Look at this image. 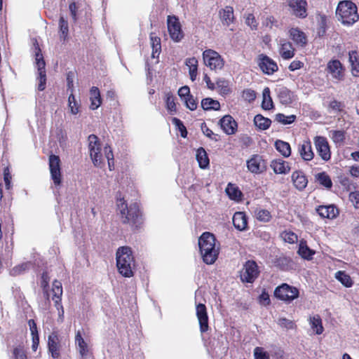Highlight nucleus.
<instances>
[{
	"instance_id": "obj_1",
	"label": "nucleus",
	"mask_w": 359,
	"mask_h": 359,
	"mask_svg": "<svg viewBox=\"0 0 359 359\" xmlns=\"http://www.w3.org/2000/svg\"><path fill=\"white\" fill-rule=\"evenodd\" d=\"M116 259L118 272L124 277L133 276L135 263L130 248L128 246L118 248L116 253Z\"/></svg>"
},
{
	"instance_id": "obj_2",
	"label": "nucleus",
	"mask_w": 359,
	"mask_h": 359,
	"mask_svg": "<svg viewBox=\"0 0 359 359\" xmlns=\"http://www.w3.org/2000/svg\"><path fill=\"white\" fill-rule=\"evenodd\" d=\"M198 246L203 262L207 264H213L219 255L214 235L210 232L203 233L198 239Z\"/></svg>"
},
{
	"instance_id": "obj_3",
	"label": "nucleus",
	"mask_w": 359,
	"mask_h": 359,
	"mask_svg": "<svg viewBox=\"0 0 359 359\" xmlns=\"http://www.w3.org/2000/svg\"><path fill=\"white\" fill-rule=\"evenodd\" d=\"M116 205L123 223L130 224L135 227L141 224V214L137 203H132L128 207L123 198H118Z\"/></svg>"
},
{
	"instance_id": "obj_4",
	"label": "nucleus",
	"mask_w": 359,
	"mask_h": 359,
	"mask_svg": "<svg viewBox=\"0 0 359 359\" xmlns=\"http://www.w3.org/2000/svg\"><path fill=\"white\" fill-rule=\"evenodd\" d=\"M336 15L343 25H352L359 20L357 6L350 0L339 2Z\"/></svg>"
},
{
	"instance_id": "obj_5",
	"label": "nucleus",
	"mask_w": 359,
	"mask_h": 359,
	"mask_svg": "<svg viewBox=\"0 0 359 359\" xmlns=\"http://www.w3.org/2000/svg\"><path fill=\"white\" fill-rule=\"evenodd\" d=\"M88 150L93 163L96 167H101L103 158L101 153V144L98 137L95 135L88 136Z\"/></svg>"
},
{
	"instance_id": "obj_6",
	"label": "nucleus",
	"mask_w": 359,
	"mask_h": 359,
	"mask_svg": "<svg viewBox=\"0 0 359 359\" xmlns=\"http://www.w3.org/2000/svg\"><path fill=\"white\" fill-rule=\"evenodd\" d=\"M204 64L211 70H221L224 66L222 57L212 49H207L203 53Z\"/></svg>"
},
{
	"instance_id": "obj_7",
	"label": "nucleus",
	"mask_w": 359,
	"mask_h": 359,
	"mask_svg": "<svg viewBox=\"0 0 359 359\" xmlns=\"http://www.w3.org/2000/svg\"><path fill=\"white\" fill-rule=\"evenodd\" d=\"M274 296L282 301L290 303L299 297V290L295 287L283 283L275 289Z\"/></svg>"
},
{
	"instance_id": "obj_8",
	"label": "nucleus",
	"mask_w": 359,
	"mask_h": 359,
	"mask_svg": "<svg viewBox=\"0 0 359 359\" xmlns=\"http://www.w3.org/2000/svg\"><path fill=\"white\" fill-rule=\"evenodd\" d=\"M167 25L171 39L175 42H180L184 38V34L179 18L175 15H168Z\"/></svg>"
},
{
	"instance_id": "obj_9",
	"label": "nucleus",
	"mask_w": 359,
	"mask_h": 359,
	"mask_svg": "<svg viewBox=\"0 0 359 359\" xmlns=\"http://www.w3.org/2000/svg\"><path fill=\"white\" fill-rule=\"evenodd\" d=\"M257 64L262 73L269 76L273 75L278 70L276 62L264 53L257 56Z\"/></svg>"
},
{
	"instance_id": "obj_10",
	"label": "nucleus",
	"mask_w": 359,
	"mask_h": 359,
	"mask_svg": "<svg viewBox=\"0 0 359 359\" xmlns=\"http://www.w3.org/2000/svg\"><path fill=\"white\" fill-rule=\"evenodd\" d=\"M259 271L255 261L249 260L245 263L241 272V279L243 282L253 283L258 277Z\"/></svg>"
},
{
	"instance_id": "obj_11",
	"label": "nucleus",
	"mask_w": 359,
	"mask_h": 359,
	"mask_svg": "<svg viewBox=\"0 0 359 359\" xmlns=\"http://www.w3.org/2000/svg\"><path fill=\"white\" fill-rule=\"evenodd\" d=\"M50 177L54 184L57 187L62 183V173L60 168V159L58 156L50 155L48 158Z\"/></svg>"
},
{
	"instance_id": "obj_12",
	"label": "nucleus",
	"mask_w": 359,
	"mask_h": 359,
	"mask_svg": "<svg viewBox=\"0 0 359 359\" xmlns=\"http://www.w3.org/2000/svg\"><path fill=\"white\" fill-rule=\"evenodd\" d=\"M248 170L253 174H260L266 171V163L263 157L259 154L252 155L246 161Z\"/></svg>"
},
{
	"instance_id": "obj_13",
	"label": "nucleus",
	"mask_w": 359,
	"mask_h": 359,
	"mask_svg": "<svg viewBox=\"0 0 359 359\" xmlns=\"http://www.w3.org/2000/svg\"><path fill=\"white\" fill-rule=\"evenodd\" d=\"M291 13L296 18L304 19L308 15L306 0H287Z\"/></svg>"
},
{
	"instance_id": "obj_14",
	"label": "nucleus",
	"mask_w": 359,
	"mask_h": 359,
	"mask_svg": "<svg viewBox=\"0 0 359 359\" xmlns=\"http://www.w3.org/2000/svg\"><path fill=\"white\" fill-rule=\"evenodd\" d=\"M314 144L321 158L325 161H329L331 158V152L327 139L324 137L317 136L314 139Z\"/></svg>"
},
{
	"instance_id": "obj_15",
	"label": "nucleus",
	"mask_w": 359,
	"mask_h": 359,
	"mask_svg": "<svg viewBox=\"0 0 359 359\" xmlns=\"http://www.w3.org/2000/svg\"><path fill=\"white\" fill-rule=\"evenodd\" d=\"M344 67L339 60H331L327 62V71L332 78L341 81L344 77Z\"/></svg>"
},
{
	"instance_id": "obj_16",
	"label": "nucleus",
	"mask_w": 359,
	"mask_h": 359,
	"mask_svg": "<svg viewBox=\"0 0 359 359\" xmlns=\"http://www.w3.org/2000/svg\"><path fill=\"white\" fill-rule=\"evenodd\" d=\"M289 36L297 47L304 48L307 44L306 34L298 27H292L288 31Z\"/></svg>"
},
{
	"instance_id": "obj_17",
	"label": "nucleus",
	"mask_w": 359,
	"mask_h": 359,
	"mask_svg": "<svg viewBox=\"0 0 359 359\" xmlns=\"http://www.w3.org/2000/svg\"><path fill=\"white\" fill-rule=\"evenodd\" d=\"M278 53L283 60H290L294 56L295 48L290 41L281 39L279 41Z\"/></svg>"
},
{
	"instance_id": "obj_18",
	"label": "nucleus",
	"mask_w": 359,
	"mask_h": 359,
	"mask_svg": "<svg viewBox=\"0 0 359 359\" xmlns=\"http://www.w3.org/2000/svg\"><path fill=\"white\" fill-rule=\"evenodd\" d=\"M196 316L198 320L200 330L202 333L208 330V317L206 307L203 304H198L196 306Z\"/></svg>"
},
{
	"instance_id": "obj_19",
	"label": "nucleus",
	"mask_w": 359,
	"mask_h": 359,
	"mask_svg": "<svg viewBox=\"0 0 359 359\" xmlns=\"http://www.w3.org/2000/svg\"><path fill=\"white\" fill-rule=\"evenodd\" d=\"M222 129L228 135L234 134L237 130L236 121L229 114L225 115L220 121Z\"/></svg>"
},
{
	"instance_id": "obj_20",
	"label": "nucleus",
	"mask_w": 359,
	"mask_h": 359,
	"mask_svg": "<svg viewBox=\"0 0 359 359\" xmlns=\"http://www.w3.org/2000/svg\"><path fill=\"white\" fill-rule=\"evenodd\" d=\"M219 15L223 25L227 27L233 23L236 20L233 8L230 6H226L224 8L220 9Z\"/></svg>"
},
{
	"instance_id": "obj_21",
	"label": "nucleus",
	"mask_w": 359,
	"mask_h": 359,
	"mask_svg": "<svg viewBox=\"0 0 359 359\" xmlns=\"http://www.w3.org/2000/svg\"><path fill=\"white\" fill-rule=\"evenodd\" d=\"M34 55L36 65L38 69V73L46 72V62L43 58L41 50L40 48L38 41L35 39L34 43Z\"/></svg>"
},
{
	"instance_id": "obj_22",
	"label": "nucleus",
	"mask_w": 359,
	"mask_h": 359,
	"mask_svg": "<svg viewBox=\"0 0 359 359\" xmlns=\"http://www.w3.org/2000/svg\"><path fill=\"white\" fill-rule=\"evenodd\" d=\"M316 212L323 218L333 219L338 215V210L333 205H320L316 208Z\"/></svg>"
},
{
	"instance_id": "obj_23",
	"label": "nucleus",
	"mask_w": 359,
	"mask_h": 359,
	"mask_svg": "<svg viewBox=\"0 0 359 359\" xmlns=\"http://www.w3.org/2000/svg\"><path fill=\"white\" fill-rule=\"evenodd\" d=\"M59 342L60 341L57 334L52 333L49 335L48 341V351L53 358H57L60 355Z\"/></svg>"
},
{
	"instance_id": "obj_24",
	"label": "nucleus",
	"mask_w": 359,
	"mask_h": 359,
	"mask_svg": "<svg viewBox=\"0 0 359 359\" xmlns=\"http://www.w3.org/2000/svg\"><path fill=\"white\" fill-rule=\"evenodd\" d=\"M270 166L276 174H287L290 170L289 163L282 159L272 161Z\"/></svg>"
},
{
	"instance_id": "obj_25",
	"label": "nucleus",
	"mask_w": 359,
	"mask_h": 359,
	"mask_svg": "<svg viewBox=\"0 0 359 359\" xmlns=\"http://www.w3.org/2000/svg\"><path fill=\"white\" fill-rule=\"evenodd\" d=\"M233 224L238 230H245L248 225V219L245 214L243 212H236L233 217Z\"/></svg>"
},
{
	"instance_id": "obj_26",
	"label": "nucleus",
	"mask_w": 359,
	"mask_h": 359,
	"mask_svg": "<svg viewBox=\"0 0 359 359\" xmlns=\"http://www.w3.org/2000/svg\"><path fill=\"white\" fill-rule=\"evenodd\" d=\"M292 180L294 187L302 191L308 184V180L304 174L301 171H294L292 175Z\"/></svg>"
},
{
	"instance_id": "obj_27",
	"label": "nucleus",
	"mask_w": 359,
	"mask_h": 359,
	"mask_svg": "<svg viewBox=\"0 0 359 359\" xmlns=\"http://www.w3.org/2000/svg\"><path fill=\"white\" fill-rule=\"evenodd\" d=\"M90 108L92 110L97 109L102 104V98L100 90L97 87L93 86L90 90Z\"/></svg>"
},
{
	"instance_id": "obj_28",
	"label": "nucleus",
	"mask_w": 359,
	"mask_h": 359,
	"mask_svg": "<svg viewBox=\"0 0 359 359\" xmlns=\"http://www.w3.org/2000/svg\"><path fill=\"white\" fill-rule=\"evenodd\" d=\"M34 264L32 262H25L13 266L9 270V274L11 276H18L27 272L33 267Z\"/></svg>"
},
{
	"instance_id": "obj_29",
	"label": "nucleus",
	"mask_w": 359,
	"mask_h": 359,
	"mask_svg": "<svg viewBox=\"0 0 359 359\" xmlns=\"http://www.w3.org/2000/svg\"><path fill=\"white\" fill-rule=\"evenodd\" d=\"M58 34L60 39L65 42L69 39V23L64 16H60L58 21Z\"/></svg>"
},
{
	"instance_id": "obj_30",
	"label": "nucleus",
	"mask_w": 359,
	"mask_h": 359,
	"mask_svg": "<svg viewBox=\"0 0 359 359\" xmlns=\"http://www.w3.org/2000/svg\"><path fill=\"white\" fill-rule=\"evenodd\" d=\"M299 152L301 157L304 161H311L314 156L311 144L309 141H304L302 144L299 145Z\"/></svg>"
},
{
	"instance_id": "obj_31",
	"label": "nucleus",
	"mask_w": 359,
	"mask_h": 359,
	"mask_svg": "<svg viewBox=\"0 0 359 359\" xmlns=\"http://www.w3.org/2000/svg\"><path fill=\"white\" fill-rule=\"evenodd\" d=\"M75 343L78 346V350L81 358H86L88 353V348L86 342L81 336V332L80 330H78L76 333Z\"/></svg>"
},
{
	"instance_id": "obj_32",
	"label": "nucleus",
	"mask_w": 359,
	"mask_h": 359,
	"mask_svg": "<svg viewBox=\"0 0 359 359\" xmlns=\"http://www.w3.org/2000/svg\"><path fill=\"white\" fill-rule=\"evenodd\" d=\"M277 95L279 101L283 104H289L292 102V92L285 86L277 89Z\"/></svg>"
},
{
	"instance_id": "obj_33",
	"label": "nucleus",
	"mask_w": 359,
	"mask_h": 359,
	"mask_svg": "<svg viewBox=\"0 0 359 359\" xmlns=\"http://www.w3.org/2000/svg\"><path fill=\"white\" fill-rule=\"evenodd\" d=\"M196 158L201 168L205 169L209 166V158L204 148L200 147L197 149L196 154Z\"/></svg>"
},
{
	"instance_id": "obj_34",
	"label": "nucleus",
	"mask_w": 359,
	"mask_h": 359,
	"mask_svg": "<svg viewBox=\"0 0 359 359\" xmlns=\"http://www.w3.org/2000/svg\"><path fill=\"white\" fill-rule=\"evenodd\" d=\"M315 251L310 249L306 242L304 240L300 241L299 244L298 254L304 259L311 260L315 255Z\"/></svg>"
},
{
	"instance_id": "obj_35",
	"label": "nucleus",
	"mask_w": 359,
	"mask_h": 359,
	"mask_svg": "<svg viewBox=\"0 0 359 359\" xmlns=\"http://www.w3.org/2000/svg\"><path fill=\"white\" fill-rule=\"evenodd\" d=\"M150 41L151 45L152 48V54L151 56L153 58L158 57V55L161 51V38L156 36L154 33L151 32L150 34Z\"/></svg>"
},
{
	"instance_id": "obj_36",
	"label": "nucleus",
	"mask_w": 359,
	"mask_h": 359,
	"mask_svg": "<svg viewBox=\"0 0 359 359\" xmlns=\"http://www.w3.org/2000/svg\"><path fill=\"white\" fill-rule=\"evenodd\" d=\"M273 107V102L271 97V91L269 87L264 88L262 92V108L266 111Z\"/></svg>"
},
{
	"instance_id": "obj_37",
	"label": "nucleus",
	"mask_w": 359,
	"mask_h": 359,
	"mask_svg": "<svg viewBox=\"0 0 359 359\" xmlns=\"http://www.w3.org/2000/svg\"><path fill=\"white\" fill-rule=\"evenodd\" d=\"M186 65L189 67L190 79L194 81L198 74V60L196 57H190L186 60Z\"/></svg>"
},
{
	"instance_id": "obj_38",
	"label": "nucleus",
	"mask_w": 359,
	"mask_h": 359,
	"mask_svg": "<svg viewBox=\"0 0 359 359\" xmlns=\"http://www.w3.org/2000/svg\"><path fill=\"white\" fill-rule=\"evenodd\" d=\"M201 107L205 111H218L220 109V104L217 100L210 97H206L202 100Z\"/></svg>"
},
{
	"instance_id": "obj_39",
	"label": "nucleus",
	"mask_w": 359,
	"mask_h": 359,
	"mask_svg": "<svg viewBox=\"0 0 359 359\" xmlns=\"http://www.w3.org/2000/svg\"><path fill=\"white\" fill-rule=\"evenodd\" d=\"M254 123L259 130H264L269 128L271 121L264 117L261 114H257L254 118Z\"/></svg>"
},
{
	"instance_id": "obj_40",
	"label": "nucleus",
	"mask_w": 359,
	"mask_h": 359,
	"mask_svg": "<svg viewBox=\"0 0 359 359\" xmlns=\"http://www.w3.org/2000/svg\"><path fill=\"white\" fill-rule=\"evenodd\" d=\"M275 147L284 157H288L291 154V147L289 143L278 140L275 142Z\"/></svg>"
},
{
	"instance_id": "obj_41",
	"label": "nucleus",
	"mask_w": 359,
	"mask_h": 359,
	"mask_svg": "<svg viewBox=\"0 0 359 359\" xmlns=\"http://www.w3.org/2000/svg\"><path fill=\"white\" fill-rule=\"evenodd\" d=\"M309 323L311 327L316 334H320L323 333L324 329L322 325V320L318 315L310 317Z\"/></svg>"
},
{
	"instance_id": "obj_42",
	"label": "nucleus",
	"mask_w": 359,
	"mask_h": 359,
	"mask_svg": "<svg viewBox=\"0 0 359 359\" xmlns=\"http://www.w3.org/2000/svg\"><path fill=\"white\" fill-rule=\"evenodd\" d=\"M216 86L219 93L223 96L231 93L229 81L224 79H218L216 82Z\"/></svg>"
},
{
	"instance_id": "obj_43",
	"label": "nucleus",
	"mask_w": 359,
	"mask_h": 359,
	"mask_svg": "<svg viewBox=\"0 0 359 359\" xmlns=\"http://www.w3.org/2000/svg\"><path fill=\"white\" fill-rule=\"evenodd\" d=\"M335 278L346 287H350L353 285V281L351 277L348 275H347L344 271H337L335 273Z\"/></svg>"
},
{
	"instance_id": "obj_44",
	"label": "nucleus",
	"mask_w": 359,
	"mask_h": 359,
	"mask_svg": "<svg viewBox=\"0 0 359 359\" xmlns=\"http://www.w3.org/2000/svg\"><path fill=\"white\" fill-rule=\"evenodd\" d=\"M53 299L55 304H58L61 302V296L62 294V283L58 280H55L53 283Z\"/></svg>"
},
{
	"instance_id": "obj_45",
	"label": "nucleus",
	"mask_w": 359,
	"mask_h": 359,
	"mask_svg": "<svg viewBox=\"0 0 359 359\" xmlns=\"http://www.w3.org/2000/svg\"><path fill=\"white\" fill-rule=\"evenodd\" d=\"M316 179L321 185L327 189L332 187V182L330 176L325 172L318 173L316 175Z\"/></svg>"
},
{
	"instance_id": "obj_46",
	"label": "nucleus",
	"mask_w": 359,
	"mask_h": 359,
	"mask_svg": "<svg viewBox=\"0 0 359 359\" xmlns=\"http://www.w3.org/2000/svg\"><path fill=\"white\" fill-rule=\"evenodd\" d=\"M255 215L256 218L263 222H268L271 219V215L267 210L257 208L255 210Z\"/></svg>"
},
{
	"instance_id": "obj_47",
	"label": "nucleus",
	"mask_w": 359,
	"mask_h": 359,
	"mask_svg": "<svg viewBox=\"0 0 359 359\" xmlns=\"http://www.w3.org/2000/svg\"><path fill=\"white\" fill-rule=\"evenodd\" d=\"M175 97L171 93H166L164 95V101L165 104L166 109L172 111H175L176 110V104H175Z\"/></svg>"
},
{
	"instance_id": "obj_48",
	"label": "nucleus",
	"mask_w": 359,
	"mask_h": 359,
	"mask_svg": "<svg viewBox=\"0 0 359 359\" xmlns=\"http://www.w3.org/2000/svg\"><path fill=\"white\" fill-rule=\"evenodd\" d=\"M226 192L231 199L238 200L241 196V191L231 183L228 184Z\"/></svg>"
},
{
	"instance_id": "obj_49",
	"label": "nucleus",
	"mask_w": 359,
	"mask_h": 359,
	"mask_svg": "<svg viewBox=\"0 0 359 359\" xmlns=\"http://www.w3.org/2000/svg\"><path fill=\"white\" fill-rule=\"evenodd\" d=\"M330 137L334 142L339 145L344 143L345 139L344 132L342 130L330 131Z\"/></svg>"
},
{
	"instance_id": "obj_50",
	"label": "nucleus",
	"mask_w": 359,
	"mask_h": 359,
	"mask_svg": "<svg viewBox=\"0 0 359 359\" xmlns=\"http://www.w3.org/2000/svg\"><path fill=\"white\" fill-rule=\"evenodd\" d=\"M172 123L175 126L176 130H178L182 137L185 138L187 136V130L183 123L177 118H172Z\"/></svg>"
},
{
	"instance_id": "obj_51",
	"label": "nucleus",
	"mask_w": 359,
	"mask_h": 359,
	"mask_svg": "<svg viewBox=\"0 0 359 359\" xmlns=\"http://www.w3.org/2000/svg\"><path fill=\"white\" fill-rule=\"evenodd\" d=\"M104 155L108 161V166L110 170L114 169V154L109 146H105L104 148Z\"/></svg>"
},
{
	"instance_id": "obj_52",
	"label": "nucleus",
	"mask_w": 359,
	"mask_h": 359,
	"mask_svg": "<svg viewBox=\"0 0 359 359\" xmlns=\"http://www.w3.org/2000/svg\"><path fill=\"white\" fill-rule=\"evenodd\" d=\"M242 97L244 100L248 102H252L256 99L257 93L252 89L246 88L244 89L242 92Z\"/></svg>"
},
{
	"instance_id": "obj_53",
	"label": "nucleus",
	"mask_w": 359,
	"mask_h": 359,
	"mask_svg": "<svg viewBox=\"0 0 359 359\" xmlns=\"http://www.w3.org/2000/svg\"><path fill=\"white\" fill-rule=\"evenodd\" d=\"M295 118L296 116L294 114L286 116L285 114H277L276 118V121L285 125L293 123Z\"/></svg>"
},
{
	"instance_id": "obj_54",
	"label": "nucleus",
	"mask_w": 359,
	"mask_h": 359,
	"mask_svg": "<svg viewBox=\"0 0 359 359\" xmlns=\"http://www.w3.org/2000/svg\"><path fill=\"white\" fill-rule=\"evenodd\" d=\"M264 25L271 29H273V27H279L278 20L273 15H269L266 17L265 21L264 22Z\"/></svg>"
},
{
	"instance_id": "obj_55",
	"label": "nucleus",
	"mask_w": 359,
	"mask_h": 359,
	"mask_svg": "<svg viewBox=\"0 0 359 359\" xmlns=\"http://www.w3.org/2000/svg\"><path fill=\"white\" fill-rule=\"evenodd\" d=\"M37 79L39 81L38 90L43 91L46 86V72L38 73Z\"/></svg>"
},
{
	"instance_id": "obj_56",
	"label": "nucleus",
	"mask_w": 359,
	"mask_h": 359,
	"mask_svg": "<svg viewBox=\"0 0 359 359\" xmlns=\"http://www.w3.org/2000/svg\"><path fill=\"white\" fill-rule=\"evenodd\" d=\"M15 359H27V355L23 346H18L13 349V352Z\"/></svg>"
},
{
	"instance_id": "obj_57",
	"label": "nucleus",
	"mask_w": 359,
	"mask_h": 359,
	"mask_svg": "<svg viewBox=\"0 0 359 359\" xmlns=\"http://www.w3.org/2000/svg\"><path fill=\"white\" fill-rule=\"evenodd\" d=\"M283 238L285 242L292 244L297 242L298 241L297 236L294 233L291 231H285L283 233Z\"/></svg>"
},
{
	"instance_id": "obj_58",
	"label": "nucleus",
	"mask_w": 359,
	"mask_h": 359,
	"mask_svg": "<svg viewBox=\"0 0 359 359\" xmlns=\"http://www.w3.org/2000/svg\"><path fill=\"white\" fill-rule=\"evenodd\" d=\"M254 357L255 359H270L269 355L261 347H256L254 349Z\"/></svg>"
},
{
	"instance_id": "obj_59",
	"label": "nucleus",
	"mask_w": 359,
	"mask_h": 359,
	"mask_svg": "<svg viewBox=\"0 0 359 359\" xmlns=\"http://www.w3.org/2000/svg\"><path fill=\"white\" fill-rule=\"evenodd\" d=\"M68 102L71 112H79V107L72 93L69 96Z\"/></svg>"
},
{
	"instance_id": "obj_60",
	"label": "nucleus",
	"mask_w": 359,
	"mask_h": 359,
	"mask_svg": "<svg viewBox=\"0 0 359 359\" xmlns=\"http://www.w3.org/2000/svg\"><path fill=\"white\" fill-rule=\"evenodd\" d=\"M245 23L251 27L252 29H257L258 22L253 14L249 13L245 18Z\"/></svg>"
},
{
	"instance_id": "obj_61",
	"label": "nucleus",
	"mask_w": 359,
	"mask_h": 359,
	"mask_svg": "<svg viewBox=\"0 0 359 359\" xmlns=\"http://www.w3.org/2000/svg\"><path fill=\"white\" fill-rule=\"evenodd\" d=\"M11 175L8 167L4 169V180L5 182L6 188L9 189L11 187Z\"/></svg>"
},
{
	"instance_id": "obj_62",
	"label": "nucleus",
	"mask_w": 359,
	"mask_h": 359,
	"mask_svg": "<svg viewBox=\"0 0 359 359\" xmlns=\"http://www.w3.org/2000/svg\"><path fill=\"white\" fill-rule=\"evenodd\" d=\"M79 7L75 2H72L69 5V10L73 21L75 22L78 20L77 13Z\"/></svg>"
},
{
	"instance_id": "obj_63",
	"label": "nucleus",
	"mask_w": 359,
	"mask_h": 359,
	"mask_svg": "<svg viewBox=\"0 0 359 359\" xmlns=\"http://www.w3.org/2000/svg\"><path fill=\"white\" fill-rule=\"evenodd\" d=\"M259 302L260 304L263 306H268L270 304V297L268 292H266V290H263L262 294L259 297Z\"/></svg>"
},
{
	"instance_id": "obj_64",
	"label": "nucleus",
	"mask_w": 359,
	"mask_h": 359,
	"mask_svg": "<svg viewBox=\"0 0 359 359\" xmlns=\"http://www.w3.org/2000/svg\"><path fill=\"white\" fill-rule=\"evenodd\" d=\"M188 109L191 111L196 109L198 103L192 95L184 100Z\"/></svg>"
}]
</instances>
